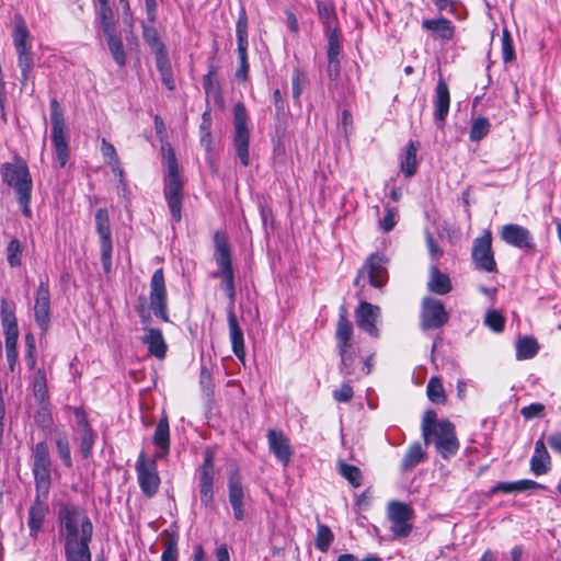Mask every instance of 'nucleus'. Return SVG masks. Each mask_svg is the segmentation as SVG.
Segmentation results:
<instances>
[{
  "mask_svg": "<svg viewBox=\"0 0 561 561\" xmlns=\"http://www.w3.org/2000/svg\"><path fill=\"white\" fill-rule=\"evenodd\" d=\"M2 180L13 190L22 214L31 218L33 180L27 163L23 159L16 158L12 163L2 164Z\"/></svg>",
  "mask_w": 561,
  "mask_h": 561,
  "instance_id": "1",
  "label": "nucleus"
},
{
  "mask_svg": "<svg viewBox=\"0 0 561 561\" xmlns=\"http://www.w3.org/2000/svg\"><path fill=\"white\" fill-rule=\"evenodd\" d=\"M58 519L59 535L65 541L92 540L93 525L81 506L60 504Z\"/></svg>",
  "mask_w": 561,
  "mask_h": 561,
  "instance_id": "2",
  "label": "nucleus"
},
{
  "mask_svg": "<svg viewBox=\"0 0 561 561\" xmlns=\"http://www.w3.org/2000/svg\"><path fill=\"white\" fill-rule=\"evenodd\" d=\"M215 261L217 271L211 274L213 278H221V286L225 290L229 306L228 310H234L236 288L234 273L232 268L231 251L228 238L224 232L217 231L214 234Z\"/></svg>",
  "mask_w": 561,
  "mask_h": 561,
  "instance_id": "3",
  "label": "nucleus"
},
{
  "mask_svg": "<svg viewBox=\"0 0 561 561\" xmlns=\"http://www.w3.org/2000/svg\"><path fill=\"white\" fill-rule=\"evenodd\" d=\"M354 328L347 318V310L341 306L335 329L336 350L340 356L339 370L344 377L354 373L355 351L353 344Z\"/></svg>",
  "mask_w": 561,
  "mask_h": 561,
  "instance_id": "4",
  "label": "nucleus"
},
{
  "mask_svg": "<svg viewBox=\"0 0 561 561\" xmlns=\"http://www.w3.org/2000/svg\"><path fill=\"white\" fill-rule=\"evenodd\" d=\"M168 174L164 178L163 194L172 219L180 222L182 219L183 182L180 178L179 165L173 150L167 156Z\"/></svg>",
  "mask_w": 561,
  "mask_h": 561,
  "instance_id": "5",
  "label": "nucleus"
},
{
  "mask_svg": "<svg viewBox=\"0 0 561 561\" xmlns=\"http://www.w3.org/2000/svg\"><path fill=\"white\" fill-rule=\"evenodd\" d=\"M12 41L18 56V65L21 69V83L25 84L34 66L32 55V41L27 25L21 14H15L12 27Z\"/></svg>",
  "mask_w": 561,
  "mask_h": 561,
  "instance_id": "6",
  "label": "nucleus"
},
{
  "mask_svg": "<svg viewBox=\"0 0 561 561\" xmlns=\"http://www.w3.org/2000/svg\"><path fill=\"white\" fill-rule=\"evenodd\" d=\"M51 142L59 168H65L69 160V146L66 133L64 111L56 98L50 100Z\"/></svg>",
  "mask_w": 561,
  "mask_h": 561,
  "instance_id": "7",
  "label": "nucleus"
},
{
  "mask_svg": "<svg viewBox=\"0 0 561 561\" xmlns=\"http://www.w3.org/2000/svg\"><path fill=\"white\" fill-rule=\"evenodd\" d=\"M50 456L46 443H37L33 449V473L35 479L36 492L47 496L50 488Z\"/></svg>",
  "mask_w": 561,
  "mask_h": 561,
  "instance_id": "8",
  "label": "nucleus"
},
{
  "mask_svg": "<svg viewBox=\"0 0 561 561\" xmlns=\"http://www.w3.org/2000/svg\"><path fill=\"white\" fill-rule=\"evenodd\" d=\"M437 425L436 430L431 434V443H434L435 449L440 457L448 460L456 456L460 447L456 428L455 425L446 419Z\"/></svg>",
  "mask_w": 561,
  "mask_h": 561,
  "instance_id": "9",
  "label": "nucleus"
},
{
  "mask_svg": "<svg viewBox=\"0 0 561 561\" xmlns=\"http://www.w3.org/2000/svg\"><path fill=\"white\" fill-rule=\"evenodd\" d=\"M234 114V148L240 162L247 167L250 163L249 144L250 131L247 126L248 114L242 103H237L233 107Z\"/></svg>",
  "mask_w": 561,
  "mask_h": 561,
  "instance_id": "10",
  "label": "nucleus"
},
{
  "mask_svg": "<svg viewBox=\"0 0 561 561\" xmlns=\"http://www.w3.org/2000/svg\"><path fill=\"white\" fill-rule=\"evenodd\" d=\"M449 320L444 304L433 297H424L421 304L420 328L422 331L437 330Z\"/></svg>",
  "mask_w": 561,
  "mask_h": 561,
  "instance_id": "11",
  "label": "nucleus"
},
{
  "mask_svg": "<svg viewBox=\"0 0 561 561\" xmlns=\"http://www.w3.org/2000/svg\"><path fill=\"white\" fill-rule=\"evenodd\" d=\"M136 472L141 492L147 497L154 496L161 482L156 459L146 460L141 453L136 461Z\"/></svg>",
  "mask_w": 561,
  "mask_h": 561,
  "instance_id": "12",
  "label": "nucleus"
},
{
  "mask_svg": "<svg viewBox=\"0 0 561 561\" xmlns=\"http://www.w3.org/2000/svg\"><path fill=\"white\" fill-rule=\"evenodd\" d=\"M471 257L479 271L496 272V262L492 250V233L485 230L482 236L474 239L471 250Z\"/></svg>",
  "mask_w": 561,
  "mask_h": 561,
  "instance_id": "13",
  "label": "nucleus"
},
{
  "mask_svg": "<svg viewBox=\"0 0 561 561\" xmlns=\"http://www.w3.org/2000/svg\"><path fill=\"white\" fill-rule=\"evenodd\" d=\"M388 518L391 522V531L396 538H404L410 535L412 525L410 520L413 518V510L410 505L391 501L387 507Z\"/></svg>",
  "mask_w": 561,
  "mask_h": 561,
  "instance_id": "14",
  "label": "nucleus"
},
{
  "mask_svg": "<svg viewBox=\"0 0 561 561\" xmlns=\"http://www.w3.org/2000/svg\"><path fill=\"white\" fill-rule=\"evenodd\" d=\"M150 308L156 317L169 322L167 288L162 268L156 270L150 280Z\"/></svg>",
  "mask_w": 561,
  "mask_h": 561,
  "instance_id": "15",
  "label": "nucleus"
},
{
  "mask_svg": "<svg viewBox=\"0 0 561 561\" xmlns=\"http://www.w3.org/2000/svg\"><path fill=\"white\" fill-rule=\"evenodd\" d=\"M214 453L207 449L204 453V461L199 468L198 490L202 504L209 508L214 502Z\"/></svg>",
  "mask_w": 561,
  "mask_h": 561,
  "instance_id": "16",
  "label": "nucleus"
},
{
  "mask_svg": "<svg viewBox=\"0 0 561 561\" xmlns=\"http://www.w3.org/2000/svg\"><path fill=\"white\" fill-rule=\"evenodd\" d=\"M388 260L386 256L378 253L371 254L367 260L363 268L359 271L357 277L354 280L355 286L359 285L360 279L365 274L368 276V280L371 286L381 288L388 278L387 272Z\"/></svg>",
  "mask_w": 561,
  "mask_h": 561,
  "instance_id": "17",
  "label": "nucleus"
},
{
  "mask_svg": "<svg viewBox=\"0 0 561 561\" xmlns=\"http://www.w3.org/2000/svg\"><path fill=\"white\" fill-rule=\"evenodd\" d=\"M228 497L229 503L233 511L236 520H243L245 517L244 511V489L242 485V477L237 468L230 470L228 477Z\"/></svg>",
  "mask_w": 561,
  "mask_h": 561,
  "instance_id": "18",
  "label": "nucleus"
},
{
  "mask_svg": "<svg viewBox=\"0 0 561 561\" xmlns=\"http://www.w3.org/2000/svg\"><path fill=\"white\" fill-rule=\"evenodd\" d=\"M34 318L43 332H47L50 324V293L47 282L41 280L34 302Z\"/></svg>",
  "mask_w": 561,
  "mask_h": 561,
  "instance_id": "19",
  "label": "nucleus"
},
{
  "mask_svg": "<svg viewBox=\"0 0 561 561\" xmlns=\"http://www.w3.org/2000/svg\"><path fill=\"white\" fill-rule=\"evenodd\" d=\"M2 324L5 327L7 360L11 370L18 358L16 342L19 337L18 323L13 314L8 311L7 302L2 300Z\"/></svg>",
  "mask_w": 561,
  "mask_h": 561,
  "instance_id": "20",
  "label": "nucleus"
},
{
  "mask_svg": "<svg viewBox=\"0 0 561 561\" xmlns=\"http://www.w3.org/2000/svg\"><path fill=\"white\" fill-rule=\"evenodd\" d=\"M501 239L515 248L523 250H535V242L530 231L517 224L504 225L500 232Z\"/></svg>",
  "mask_w": 561,
  "mask_h": 561,
  "instance_id": "21",
  "label": "nucleus"
},
{
  "mask_svg": "<svg viewBox=\"0 0 561 561\" xmlns=\"http://www.w3.org/2000/svg\"><path fill=\"white\" fill-rule=\"evenodd\" d=\"M357 327L373 337H379L377 322L380 319V308L367 302L360 301L355 311Z\"/></svg>",
  "mask_w": 561,
  "mask_h": 561,
  "instance_id": "22",
  "label": "nucleus"
},
{
  "mask_svg": "<svg viewBox=\"0 0 561 561\" xmlns=\"http://www.w3.org/2000/svg\"><path fill=\"white\" fill-rule=\"evenodd\" d=\"M267 442L270 450L274 456L284 465L287 466L290 462L293 450L289 439L282 431L268 430Z\"/></svg>",
  "mask_w": 561,
  "mask_h": 561,
  "instance_id": "23",
  "label": "nucleus"
},
{
  "mask_svg": "<svg viewBox=\"0 0 561 561\" xmlns=\"http://www.w3.org/2000/svg\"><path fill=\"white\" fill-rule=\"evenodd\" d=\"M47 496L36 492V499L30 507L27 525L30 527L31 536L35 537L38 534L48 513V504L43 500Z\"/></svg>",
  "mask_w": 561,
  "mask_h": 561,
  "instance_id": "24",
  "label": "nucleus"
},
{
  "mask_svg": "<svg viewBox=\"0 0 561 561\" xmlns=\"http://www.w3.org/2000/svg\"><path fill=\"white\" fill-rule=\"evenodd\" d=\"M153 444L159 448V451L156 453V459L164 458L170 451V427L169 420L165 413L159 420L154 434H153Z\"/></svg>",
  "mask_w": 561,
  "mask_h": 561,
  "instance_id": "25",
  "label": "nucleus"
},
{
  "mask_svg": "<svg viewBox=\"0 0 561 561\" xmlns=\"http://www.w3.org/2000/svg\"><path fill=\"white\" fill-rule=\"evenodd\" d=\"M450 104V94L447 83L444 80L437 82L434 98V117L435 121L444 123L448 115Z\"/></svg>",
  "mask_w": 561,
  "mask_h": 561,
  "instance_id": "26",
  "label": "nucleus"
},
{
  "mask_svg": "<svg viewBox=\"0 0 561 561\" xmlns=\"http://www.w3.org/2000/svg\"><path fill=\"white\" fill-rule=\"evenodd\" d=\"M227 316L232 352L239 359H243L245 355L243 331L238 323L234 310H228Z\"/></svg>",
  "mask_w": 561,
  "mask_h": 561,
  "instance_id": "27",
  "label": "nucleus"
},
{
  "mask_svg": "<svg viewBox=\"0 0 561 561\" xmlns=\"http://www.w3.org/2000/svg\"><path fill=\"white\" fill-rule=\"evenodd\" d=\"M550 455L542 439L535 443L534 455L530 459V470L535 476H542L550 470Z\"/></svg>",
  "mask_w": 561,
  "mask_h": 561,
  "instance_id": "28",
  "label": "nucleus"
},
{
  "mask_svg": "<svg viewBox=\"0 0 561 561\" xmlns=\"http://www.w3.org/2000/svg\"><path fill=\"white\" fill-rule=\"evenodd\" d=\"M422 27L433 32L443 41H450L455 35V25L445 18L423 20Z\"/></svg>",
  "mask_w": 561,
  "mask_h": 561,
  "instance_id": "29",
  "label": "nucleus"
},
{
  "mask_svg": "<svg viewBox=\"0 0 561 561\" xmlns=\"http://www.w3.org/2000/svg\"><path fill=\"white\" fill-rule=\"evenodd\" d=\"M142 342L148 345V351L158 359H163L167 354V343L163 339L162 332L159 329L150 328L147 334L142 337Z\"/></svg>",
  "mask_w": 561,
  "mask_h": 561,
  "instance_id": "30",
  "label": "nucleus"
},
{
  "mask_svg": "<svg viewBox=\"0 0 561 561\" xmlns=\"http://www.w3.org/2000/svg\"><path fill=\"white\" fill-rule=\"evenodd\" d=\"M91 540L65 541L66 561H91Z\"/></svg>",
  "mask_w": 561,
  "mask_h": 561,
  "instance_id": "31",
  "label": "nucleus"
},
{
  "mask_svg": "<svg viewBox=\"0 0 561 561\" xmlns=\"http://www.w3.org/2000/svg\"><path fill=\"white\" fill-rule=\"evenodd\" d=\"M427 288L434 294L446 295L451 290L450 278L447 274L442 273L436 265H432Z\"/></svg>",
  "mask_w": 561,
  "mask_h": 561,
  "instance_id": "32",
  "label": "nucleus"
},
{
  "mask_svg": "<svg viewBox=\"0 0 561 561\" xmlns=\"http://www.w3.org/2000/svg\"><path fill=\"white\" fill-rule=\"evenodd\" d=\"M426 454L421 443L415 442L410 445L404 457L402 458L400 469L402 472L412 471L419 463L425 460Z\"/></svg>",
  "mask_w": 561,
  "mask_h": 561,
  "instance_id": "33",
  "label": "nucleus"
},
{
  "mask_svg": "<svg viewBox=\"0 0 561 561\" xmlns=\"http://www.w3.org/2000/svg\"><path fill=\"white\" fill-rule=\"evenodd\" d=\"M95 228H96V232L100 237V247L113 244L110 217H108V211L106 208H99L96 210Z\"/></svg>",
  "mask_w": 561,
  "mask_h": 561,
  "instance_id": "34",
  "label": "nucleus"
},
{
  "mask_svg": "<svg viewBox=\"0 0 561 561\" xmlns=\"http://www.w3.org/2000/svg\"><path fill=\"white\" fill-rule=\"evenodd\" d=\"M179 536L174 530H164L162 537L163 552L161 561H179Z\"/></svg>",
  "mask_w": 561,
  "mask_h": 561,
  "instance_id": "35",
  "label": "nucleus"
},
{
  "mask_svg": "<svg viewBox=\"0 0 561 561\" xmlns=\"http://www.w3.org/2000/svg\"><path fill=\"white\" fill-rule=\"evenodd\" d=\"M237 50L248 49V15L244 7H241L236 23Z\"/></svg>",
  "mask_w": 561,
  "mask_h": 561,
  "instance_id": "36",
  "label": "nucleus"
},
{
  "mask_svg": "<svg viewBox=\"0 0 561 561\" xmlns=\"http://www.w3.org/2000/svg\"><path fill=\"white\" fill-rule=\"evenodd\" d=\"M539 351V345L535 337L524 336L516 343V357L517 359H529L536 356Z\"/></svg>",
  "mask_w": 561,
  "mask_h": 561,
  "instance_id": "37",
  "label": "nucleus"
},
{
  "mask_svg": "<svg viewBox=\"0 0 561 561\" xmlns=\"http://www.w3.org/2000/svg\"><path fill=\"white\" fill-rule=\"evenodd\" d=\"M317 9H318L319 19L324 26V31L331 32V31L337 30L335 27L336 13L334 11V8L328 2L318 1Z\"/></svg>",
  "mask_w": 561,
  "mask_h": 561,
  "instance_id": "38",
  "label": "nucleus"
},
{
  "mask_svg": "<svg viewBox=\"0 0 561 561\" xmlns=\"http://www.w3.org/2000/svg\"><path fill=\"white\" fill-rule=\"evenodd\" d=\"M416 152H417V144L410 141L407 147V152L404 157L401 159V171L405 175V178H411L416 172Z\"/></svg>",
  "mask_w": 561,
  "mask_h": 561,
  "instance_id": "39",
  "label": "nucleus"
},
{
  "mask_svg": "<svg viewBox=\"0 0 561 561\" xmlns=\"http://www.w3.org/2000/svg\"><path fill=\"white\" fill-rule=\"evenodd\" d=\"M107 39L108 49L115 60V62L123 67L126 64V55L124 51L122 39L115 34V31L111 33H104Z\"/></svg>",
  "mask_w": 561,
  "mask_h": 561,
  "instance_id": "40",
  "label": "nucleus"
},
{
  "mask_svg": "<svg viewBox=\"0 0 561 561\" xmlns=\"http://www.w3.org/2000/svg\"><path fill=\"white\" fill-rule=\"evenodd\" d=\"M443 420L437 419V414L434 410H427L422 419V435L426 445L431 444V434L436 430L437 424H440Z\"/></svg>",
  "mask_w": 561,
  "mask_h": 561,
  "instance_id": "41",
  "label": "nucleus"
},
{
  "mask_svg": "<svg viewBox=\"0 0 561 561\" xmlns=\"http://www.w3.org/2000/svg\"><path fill=\"white\" fill-rule=\"evenodd\" d=\"M339 473L346 479L353 488H358L362 484V471L354 465H348L343 461L339 462Z\"/></svg>",
  "mask_w": 561,
  "mask_h": 561,
  "instance_id": "42",
  "label": "nucleus"
},
{
  "mask_svg": "<svg viewBox=\"0 0 561 561\" xmlns=\"http://www.w3.org/2000/svg\"><path fill=\"white\" fill-rule=\"evenodd\" d=\"M24 245L18 239H12L7 247V261L11 267L22 264Z\"/></svg>",
  "mask_w": 561,
  "mask_h": 561,
  "instance_id": "43",
  "label": "nucleus"
},
{
  "mask_svg": "<svg viewBox=\"0 0 561 561\" xmlns=\"http://www.w3.org/2000/svg\"><path fill=\"white\" fill-rule=\"evenodd\" d=\"M217 75V67L214 65H210L208 67V72L203 78V88L205 90V93L207 98L219 96V85L216 79Z\"/></svg>",
  "mask_w": 561,
  "mask_h": 561,
  "instance_id": "44",
  "label": "nucleus"
},
{
  "mask_svg": "<svg viewBox=\"0 0 561 561\" xmlns=\"http://www.w3.org/2000/svg\"><path fill=\"white\" fill-rule=\"evenodd\" d=\"M426 392L428 399L436 404L444 403L446 400L442 381L438 377H432L428 380Z\"/></svg>",
  "mask_w": 561,
  "mask_h": 561,
  "instance_id": "45",
  "label": "nucleus"
},
{
  "mask_svg": "<svg viewBox=\"0 0 561 561\" xmlns=\"http://www.w3.org/2000/svg\"><path fill=\"white\" fill-rule=\"evenodd\" d=\"M55 444H56L57 453H58L59 457L61 458L64 465L66 467H71L72 460H71L68 436L65 433H58L55 438Z\"/></svg>",
  "mask_w": 561,
  "mask_h": 561,
  "instance_id": "46",
  "label": "nucleus"
},
{
  "mask_svg": "<svg viewBox=\"0 0 561 561\" xmlns=\"http://www.w3.org/2000/svg\"><path fill=\"white\" fill-rule=\"evenodd\" d=\"M142 36L145 42L150 46L152 53L165 48L156 27L144 25Z\"/></svg>",
  "mask_w": 561,
  "mask_h": 561,
  "instance_id": "47",
  "label": "nucleus"
},
{
  "mask_svg": "<svg viewBox=\"0 0 561 561\" xmlns=\"http://www.w3.org/2000/svg\"><path fill=\"white\" fill-rule=\"evenodd\" d=\"M98 13L101 19V25L104 33H111L115 31V25L113 22V10L110 7V3L106 2L104 4H96Z\"/></svg>",
  "mask_w": 561,
  "mask_h": 561,
  "instance_id": "48",
  "label": "nucleus"
},
{
  "mask_svg": "<svg viewBox=\"0 0 561 561\" xmlns=\"http://www.w3.org/2000/svg\"><path fill=\"white\" fill-rule=\"evenodd\" d=\"M333 539L334 536L331 529L323 524H319L316 539L317 549L320 550L321 552H325L329 549Z\"/></svg>",
  "mask_w": 561,
  "mask_h": 561,
  "instance_id": "49",
  "label": "nucleus"
},
{
  "mask_svg": "<svg viewBox=\"0 0 561 561\" xmlns=\"http://www.w3.org/2000/svg\"><path fill=\"white\" fill-rule=\"evenodd\" d=\"M490 130V123L484 117H478L473 121L470 129V140L480 141L482 140Z\"/></svg>",
  "mask_w": 561,
  "mask_h": 561,
  "instance_id": "50",
  "label": "nucleus"
},
{
  "mask_svg": "<svg viewBox=\"0 0 561 561\" xmlns=\"http://www.w3.org/2000/svg\"><path fill=\"white\" fill-rule=\"evenodd\" d=\"M484 324L492 331L500 333L504 330L505 318L497 310H489L484 317Z\"/></svg>",
  "mask_w": 561,
  "mask_h": 561,
  "instance_id": "51",
  "label": "nucleus"
},
{
  "mask_svg": "<svg viewBox=\"0 0 561 561\" xmlns=\"http://www.w3.org/2000/svg\"><path fill=\"white\" fill-rule=\"evenodd\" d=\"M305 84V73L298 68H295L291 75V95L295 102H299Z\"/></svg>",
  "mask_w": 561,
  "mask_h": 561,
  "instance_id": "52",
  "label": "nucleus"
},
{
  "mask_svg": "<svg viewBox=\"0 0 561 561\" xmlns=\"http://www.w3.org/2000/svg\"><path fill=\"white\" fill-rule=\"evenodd\" d=\"M328 35V61L335 62L341 51L339 31L325 32Z\"/></svg>",
  "mask_w": 561,
  "mask_h": 561,
  "instance_id": "53",
  "label": "nucleus"
},
{
  "mask_svg": "<svg viewBox=\"0 0 561 561\" xmlns=\"http://www.w3.org/2000/svg\"><path fill=\"white\" fill-rule=\"evenodd\" d=\"M95 437L96 434L91 427H87V430L82 432L80 439V451L83 458H89L91 456Z\"/></svg>",
  "mask_w": 561,
  "mask_h": 561,
  "instance_id": "54",
  "label": "nucleus"
},
{
  "mask_svg": "<svg viewBox=\"0 0 561 561\" xmlns=\"http://www.w3.org/2000/svg\"><path fill=\"white\" fill-rule=\"evenodd\" d=\"M502 58L505 64L515 59L513 41L507 30H504L502 34Z\"/></svg>",
  "mask_w": 561,
  "mask_h": 561,
  "instance_id": "55",
  "label": "nucleus"
},
{
  "mask_svg": "<svg viewBox=\"0 0 561 561\" xmlns=\"http://www.w3.org/2000/svg\"><path fill=\"white\" fill-rule=\"evenodd\" d=\"M210 116L207 112L203 114L202 124L199 126L201 131V144L208 150L210 148L211 142V134H210Z\"/></svg>",
  "mask_w": 561,
  "mask_h": 561,
  "instance_id": "56",
  "label": "nucleus"
},
{
  "mask_svg": "<svg viewBox=\"0 0 561 561\" xmlns=\"http://www.w3.org/2000/svg\"><path fill=\"white\" fill-rule=\"evenodd\" d=\"M239 57V68L236 71V79L238 81H247L249 75L248 49L237 50Z\"/></svg>",
  "mask_w": 561,
  "mask_h": 561,
  "instance_id": "57",
  "label": "nucleus"
},
{
  "mask_svg": "<svg viewBox=\"0 0 561 561\" xmlns=\"http://www.w3.org/2000/svg\"><path fill=\"white\" fill-rule=\"evenodd\" d=\"M397 217H398L397 209L386 206V208H385V216L379 221L380 228L385 232L391 231L394 228L396 224H397Z\"/></svg>",
  "mask_w": 561,
  "mask_h": 561,
  "instance_id": "58",
  "label": "nucleus"
},
{
  "mask_svg": "<svg viewBox=\"0 0 561 561\" xmlns=\"http://www.w3.org/2000/svg\"><path fill=\"white\" fill-rule=\"evenodd\" d=\"M545 405L542 403L536 402L531 403L527 407H524L520 410V414L524 416L525 420H531V419H540L545 415Z\"/></svg>",
  "mask_w": 561,
  "mask_h": 561,
  "instance_id": "59",
  "label": "nucleus"
},
{
  "mask_svg": "<svg viewBox=\"0 0 561 561\" xmlns=\"http://www.w3.org/2000/svg\"><path fill=\"white\" fill-rule=\"evenodd\" d=\"M353 388L350 383L344 382L339 389H335L332 393L335 401L341 403H347L353 398Z\"/></svg>",
  "mask_w": 561,
  "mask_h": 561,
  "instance_id": "60",
  "label": "nucleus"
},
{
  "mask_svg": "<svg viewBox=\"0 0 561 561\" xmlns=\"http://www.w3.org/2000/svg\"><path fill=\"white\" fill-rule=\"evenodd\" d=\"M156 57V66L160 73L171 71V64L169 60L167 49H160L159 51L153 53Z\"/></svg>",
  "mask_w": 561,
  "mask_h": 561,
  "instance_id": "61",
  "label": "nucleus"
},
{
  "mask_svg": "<svg viewBox=\"0 0 561 561\" xmlns=\"http://www.w3.org/2000/svg\"><path fill=\"white\" fill-rule=\"evenodd\" d=\"M34 396L39 402H44L47 398L46 380L43 375H38L34 380Z\"/></svg>",
  "mask_w": 561,
  "mask_h": 561,
  "instance_id": "62",
  "label": "nucleus"
},
{
  "mask_svg": "<svg viewBox=\"0 0 561 561\" xmlns=\"http://www.w3.org/2000/svg\"><path fill=\"white\" fill-rule=\"evenodd\" d=\"M512 483H513L514 492H523V491L535 490V489H545V485H542L534 480H528V479L513 481Z\"/></svg>",
  "mask_w": 561,
  "mask_h": 561,
  "instance_id": "63",
  "label": "nucleus"
},
{
  "mask_svg": "<svg viewBox=\"0 0 561 561\" xmlns=\"http://www.w3.org/2000/svg\"><path fill=\"white\" fill-rule=\"evenodd\" d=\"M101 262L104 273L108 274L112 271V251L113 244L101 245Z\"/></svg>",
  "mask_w": 561,
  "mask_h": 561,
  "instance_id": "64",
  "label": "nucleus"
}]
</instances>
